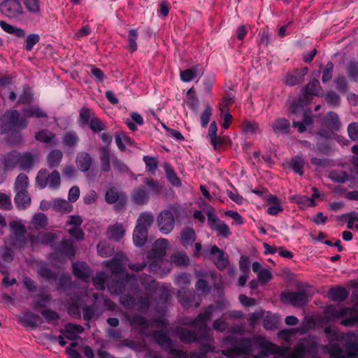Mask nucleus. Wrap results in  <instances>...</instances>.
<instances>
[{"label": "nucleus", "mask_w": 358, "mask_h": 358, "mask_svg": "<svg viewBox=\"0 0 358 358\" xmlns=\"http://www.w3.org/2000/svg\"><path fill=\"white\" fill-rule=\"evenodd\" d=\"M169 241L159 238L152 245L150 251L147 253L148 262L141 264H129V268L135 271H142L147 265L149 271L160 278L167 275L171 270V264L164 259L168 249Z\"/></svg>", "instance_id": "obj_1"}, {"label": "nucleus", "mask_w": 358, "mask_h": 358, "mask_svg": "<svg viewBox=\"0 0 358 358\" xmlns=\"http://www.w3.org/2000/svg\"><path fill=\"white\" fill-rule=\"evenodd\" d=\"M324 331L329 344L324 345L323 350L331 358H348L358 355V343L350 341L354 334H344L330 327H325Z\"/></svg>", "instance_id": "obj_2"}, {"label": "nucleus", "mask_w": 358, "mask_h": 358, "mask_svg": "<svg viewBox=\"0 0 358 358\" xmlns=\"http://www.w3.org/2000/svg\"><path fill=\"white\" fill-rule=\"evenodd\" d=\"M127 261L128 259L124 254H118L111 260L105 261L103 263L104 266L110 268L113 275L124 277V279L121 281L113 280L107 284L108 289L112 294L117 295L122 293L129 283H130L131 287L137 288L138 287L136 275L128 274L125 271L124 264Z\"/></svg>", "instance_id": "obj_3"}, {"label": "nucleus", "mask_w": 358, "mask_h": 358, "mask_svg": "<svg viewBox=\"0 0 358 358\" xmlns=\"http://www.w3.org/2000/svg\"><path fill=\"white\" fill-rule=\"evenodd\" d=\"M24 117L20 118V114L16 110L5 113L0 119V128L2 133H8L17 129H24L28 124L26 118L46 117L47 113L38 106H29L22 109Z\"/></svg>", "instance_id": "obj_4"}, {"label": "nucleus", "mask_w": 358, "mask_h": 358, "mask_svg": "<svg viewBox=\"0 0 358 358\" xmlns=\"http://www.w3.org/2000/svg\"><path fill=\"white\" fill-rule=\"evenodd\" d=\"M222 305L217 303V305H209L203 311H201L196 318L194 320L186 319L183 320L182 324L189 327H198L199 331L201 332V338H212L211 329L206 324V322L208 321L213 316V313L222 308Z\"/></svg>", "instance_id": "obj_5"}, {"label": "nucleus", "mask_w": 358, "mask_h": 358, "mask_svg": "<svg viewBox=\"0 0 358 358\" xmlns=\"http://www.w3.org/2000/svg\"><path fill=\"white\" fill-rule=\"evenodd\" d=\"M320 341L315 336L301 339L286 358H320L317 356Z\"/></svg>", "instance_id": "obj_6"}, {"label": "nucleus", "mask_w": 358, "mask_h": 358, "mask_svg": "<svg viewBox=\"0 0 358 358\" xmlns=\"http://www.w3.org/2000/svg\"><path fill=\"white\" fill-rule=\"evenodd\" d=\"M145 185L135 189L131 193V199L137 205H144L148 203L151 196H157L162 192V185L153 178H145Z\"/></svg>", "instance_id": "obj_7"}, {"label": "nucleus", "mask_w": 358, "mask_h": 358, "mask_svg": "<svg viewBox=\"0 0 358 358\" xmlns=\"http://www.w3.org/2000/svg\"><path fill=\"white\" fill-rule=\"evenodd\" d=\"M325 313L334 318H343L341 324L345 327H353L358 324V311L355 308H341L328 306Z\"/></svg>", "instance_id": "obj_8"}, {"label": "nucleus", "mask_w": 358, "mask_h": 358, "mask_svg": "<svg viewBox=\"0 0 358 358\" xmlns=\"http://www.w3.org/2000/svg\"><path fill=\"white\" fill-rule=\"evenodd\" d=\"M10 234L6 240L5 244L8 246L20 248L23 247L28 238H26V227L22 220H14L9 223Z\"/></svg>", "instance_id": "obj_9"}, {"label": "nucleus", "mask_w": 358, "mask_h": 358, "mask_svg": "<svg viewBox=\"0 0 358 358\" xmlns=\"http://www.w3.org/2000/svg\"><path fill=\"white\" fill-rule=\"evenodd\" d=\"M36 182L41 189L48 185L52 189H58L61 183L60 174L57 170L49 173L46 169H42L36 176Z\"/></svg>", "instance_id": "obj_10"}, {"label": "nucleus", "mask_w": 358, "mask_h": 358, "mask_svg": "<svg viewBox=\"0 0 358 358\" xmlns=\"http://www.w3.org/2000/svg\"><path fill=\"white\" fill-rule=\"evenodd\" d=\"M120 302L127 308L136 306L138 310L145 312L150 308L152 300L148 294L138 298L137 301L134 296L124 294L120 296Z\"/></svg>", "instance_id": "obj_11"}, {"label": "nucleus", "mask_w": 358, "mask_h": 358, "mask_svg": "<svg viewBox=\"0 0 358 358\" xmlns=\"http://www.w3.org/2000/svg\"><path fill=\"white\" fill-rule=\"evenodd\" d=\"M176 210L167 209L162 210L157 217V224L159 231L164 234H170L175 227V215Z\"/></svg>", "instance_id": "obj_12"}, {"label": "nucleus", "mask_w": 358, "mask_h": 358, "mask_svg": "<svg viewBox=\"0 0 358 358\" xmlns=\"http://www.w3.org/2000/svg\"><path fill=\"white\" fill-rule=\"evenodd\" d=\"M280 300L285 304H289L294 307H301L307 303L308 296L304 291L285 290L280 294Z\"/></svg>", "instance_id": "obj_13"}, {"label": "nucleus", "mask_w": 358, "mask_h": 358, "mask_svg": "<svg viewBox=\"0 0 358 358\" xmlns=\"http://www.w3.org/2000/svg\"><path fill=\"white\" fill-rule=\"evenodd\" d=\"M208 223L210 229L217 232V236L228 238L231 232L229 226L218 220V217L213 213V208L209 207L207 210Z\"/></svg>", "instance_id": "obj_14"}, {"label": "nucleus", "mask_w": 358, "mask_h": 358, "mask_svg": "<svg viewBox=\"0 0 358 358\" xmlns=\"http://www.w3.org/2000/svg\"><path fill=\"white\" fill-rule=\"evenodd\" d=\"M0 12L9 18H16L23 13V8L19 0H3Z\"/></svg>", "instance_id": "obj_15"}, {"label": "nucleus", "mask_w": 358, "mask_h": 358, "mask_svg": "<svg viewBox=\"0 0 358 358\" xmlns=\"http://www.w3.org/2000/svg\"><path fill=\"white\" fill-rule=\"evenodd\" d=\"M83 219L79 215H69L66 220V226H69L68 233L76 241H82L84 238V232L80 228Z\"/></svg>", "instance_id": "obj_16"}, {"label": "nucleus", "mask_w": 358, "mask_h": 358, "mask_svg": "<svg viewBox=\"0 0 358 358\" xmlns=\"http://www.w3.org/2000/svg\"><path fill=\"white\" fill-rule=\"evenodd\" d=\"M131 327L138 331V334L145 335L150 327V322L139 314H134L128 317Z\"/></svg>", "instance_id": "obj_17"}, {"label": "nucleus", "mask_w": 358, "mask_h": 358, "mask_svg": "<svg viewBox=\"0 0 358 358\" xmlns=\"http://www.w3.org/2000/svg\"><path fill=\"white\" fill-rule=\"evenodd\" d=\"M57 238V236L52 232H39L36 236L30 235L28 237V242L32 247L37 244L50 245Z\"/></svg>", "instance_id": "obj_18"}, {"label": "nucleus", "mask_w": 358, "mask_h": 358, "mask_svg": "<svg viewBox=\"0 0 358 358\" xmlns=\"http://www.w3.org/2000/svg\"><path fill=\"white\" fill-rule=\"evenodd\" d=\"M308 67H303L301 69H296L292 71L287 73L285 83L289 86H294L299 85L304 80V77L308 74Z\"/></svg>", "instance_id": "obj_19"}, {"label": "nucleus", "mask_w": 358, "mask_h": 358, "mask_svg": "<svg viewBox=\"0 0 358 358\" xmlns=\"http://www.w3.org/2000/svg\"><path fill=\"white\" fill-rule=\"evenodd\" d=\"M176 334L178 336L181 342L185 343H192L199 341H208L209 338H201V332L198 330V334L195 332L186 329L182 327H178L176 329Z\"/></svg>", "instance_id": "obj_20"}, {"label": "nucleus", "mask_w": 358, "mask_h": 358, "mask_svg": "<svg viewBox=\"0 0 358 358\" xmlns=\"http://www.w3.org/2000/svg\"><path fill=\"white\" fill-rule=\"evenodd\" d=\"M73 273L77 278L87 282L90 278L92 271L86 263L75 262L73 264Z\"/></svg>", "instance_id": "obj_21"}, {"label": "nucleus", "mask_w": 358, "mask_h": 358, "mask_svg": "<svg viewBox=\"0 0 358 358\" xmlns=\"http://www.w3.org/2000/svg\"><path fill=\"white\" fill-rule=\"evenodd\" d=\"M57 254L72 258L75 255V248L72 241L66 240L59 243L54 248Z\"/></svg>", "instance_id": "obj_22"}, {"label": "nucleus", "mask_w": 358, "mask_h": 358, "mask_svg": "<svg viewBox=\"0 0 358 358\" xmlns=\"http://www.w3.org/2000/svg\"><path fill=\"white\" fill-rule=\"evenodd\" d=\"M76 162L80 171L86 172L90 170L92 166V159L87 152H80L77 155Z\"/></svg>", "instance_id": "obj_23"}, {"label": "nucleus", "mask_w": 358, "mask_h": 358, "mask_svg": "<svg viewBox=\"0 0 358 358\" xmlns=\"http://www.w3.org/2000/svg\"><path fill=\"white\" fill-rule=\"evenodd\" d=\"M178 299L182 306L186 308L189 307H198L201 303V299H195L194 294L192 292H189L188 294L185 293L182 295L181 290L178 291Z\"/></svg>", "instance_id": "obj_24"}, {"label": "nucleus", "mask_w": 358, "mask_h": 358, "mask_svg": "<svg viewBox=\"0 0 358 358\" xmlns=\"http://www.w3.org/2000/svg\"><path fill=\"white\" fill-rule=\"evenodd\" d=\"M273 131L276 135L287 134L289 131V122L284 117L275 120L271 124Z\"/></svg>", "instance_id": "obj_25"}, {"label": "nucleus", "mask_w": 358, "mask_h": 358, "mask_svg": "<svg viewBox=\"0 0 358 358\" xmlns=\"http://www.w3.org/2000/svg\"><path fill=\"white\" fill-rule=\"evenodd\" d=\"M328 296L333 301L341 302L348 298V292L343 287H335L329 290Z\"/></svg>", "instance_id": "obj_26"}, {"label": "nucleus", "mask_w": 358, "mask_h": 358, "mask_svg": "<svg viewBox=\"0 0 358 358\" xmlns=\"http://www.w3.org/2000/svg\"><path fill=\"white\" fill-rule=\"evenodd\" d=\"M84 329L81 325L68 324L65 326L62 333L69 340H75L78 335L83 331Z\"/></svg>", "instance_id": "obj_27"}, {"label": "nucleus", "mask_w": 358, "mask_h": 358, "mask_svg": "<svg viewBox=\"0 0 358 358\" xmlns=\"http://www.w3.org/2000/svg\"><path fill=\"white\" fill-rule=\"evenodd\" d=\"M52 208L57 212L64 213H69L73 210L72 204H71L68 201L62 199H52Z\"/></svg>", "instance_id": "obj_28"}, {"label": "nucleus", "mask_w": 358, "mask_h": 358, "mask_svg": "<svg viewBox=\"0 0 358 358\" xmlns=\"http://www.w3.org/2000/svg\"><path fill=\"white\" fill-rule=\"evenodd\" d=\"M268 201L270 204L267 208V213L268 215L275 216L283 210L282 203L277 196L273 195L269 196Z\"/></svg>", "instance_id": "obj_29"}, {"label": "nucleus", "mask_w": 358, "mask_h": 358, "mask_svg": "<svg viewBox=\"0 0 358 358\" xmlns=\"http://www.w3.org/2000/svg\"><path fill=\"white\" fill-rule=\"evenodd\" d=\"M181 242L183 246L192 245L196 240V233L191 227H186L180 233Z\"/></svg>", "instance_id": "obj_30"}, {"label": "nucleus", "mask_w": 358, "mask_h": 358, "mask_svg": "<svg viewBox=\"0 0 358 358\" xmlns=\"http://www.w3.org/2000/svg\"><path fill=\"white\" fill-rule=\"evenodd\" d=\"M100 152L101 170L103 172H108L110 169V161L112 157H110V152L106 148H100Z\"/></svg>", "instance_id": "obj_31"}, {"label": "nucleus", "mask_w": 358, "mask_h": 358, "mask_svg": "<svg viewBox=\"0 0 358 358\" xmlns=\"http://www.w3.org/2000/svg\"><path fill=\"white\" fill-rule=\"evenodd\" d=\"M15 203L19 208H26L31 203V197L27 191H16Z\"/></svg>", "instance_id": "obj_32"}, {"label": "nucleus", "mask_w": 358, "mask_h": 358, "mask_svg": "<svg viewBox=\"0 0 358 358\" xmlns=\"http://www.w3.org/2000/svg\"><path fill=\"white\" fill-rule=\"evenodd\" d=\"M63 158V153L60 150H52L47 156L48 165L52 169L59 165Z\"/></svg>", "instance_id": "obj_33"}, {"label": "nucleus", "mask_w": 358, "mask_h": 358, "mask_svg": "<svg viewBox=\"0 0 358 358\" xmlns=\"http://www.w3.org/2000/svg\"><path fill=\"white\" fill-rule=\"evenodd\" d=\"M316 327V322L312 317H306L302 321L300 326L295 328L294 330L300 334H306L309 331L315 329Z\"/></svg>", "instance_id": "obj_34"}, {"label": "nucleus", "mask_w": 358, "mask_h": 358, "mask_svg": "<svg viewBox=\"0 0 358 358\" xmlns=\"http://www.w3.org/2000/svg\"><path fill=\"white\" fill-rule=\"evenodd\" d=\"M154 222V216L151 213L145 212L140 215L136 227L148 231V228Z\"/></svg>", "instance_id": "obj_35"}, {"label": "nucleus", "mask_w": 358, "mask_h": 358, "mask_svg": "<svg viewBox=\"0 0 358 358\" xmlns=\"http://www.w3.org/2000/svg\"><path fill=\"white\" fill-rule=\"evenodd\" d=\"M124 233L125 231L123 229V226L120 223H116L109 227L107 231L108 237L117 241L124 236Z\"/></svg>", "instance_id": "obj_36"}, {"label": "nucleus", "mask_w": 358, "mask_h": 358, "mask_svg": "<svg viewBox=\"0 0 358 358\" xmlns=\"http://www.w3.org/2000/svg\"><path fill=\"white\" fill-rule=\"evenodd\" d=\"M148 238V231L136 227L133 232V241L136 246L141 247L145 245Z\"/></svg>", "instance_id": "obj_37"}, {"label": "nucleus", "mask_w": 358, "mask_h": 358, "mask_svg": "<svg viewBox=\"0 0 358 358\" xmlns=\"http://www.w3.org/2000/svg\"><path fill=\"white\" fill-rule=\"evenodd\" d=\"M324 122L331 131H336L341 126L338 115L334 112H329L324 117Z\"/></svg>", "instance_id": "obj_38"}, {"label": "nucleus", "mask_w": 358, "mask_h": 358, "mask_svg": "<svg viewBox=\"0 0 358 358\" xmlns=\"http://www.w3.org/2000/svg\"><path fill=\"white\" fill-rule=\"evenodd\" d=\"M34 157L29 152L19 153V168L29 169L34 164Z\"/></svg>", "instance_id": "obj_39"}, {"label": "nucleus", "mask_w": 358, "mask_h": 358, "mask_svg": "<svg viewBox=\"0 0 358 358\" xmlns=\"http://www.w3.org/2000/svg\"><path fill=\"white\" fill-rule=\"evenodd\" d=\"M4 165L7 170L19 167V152H11L4 158Z\"/></svg>", "instance_id": "obj_40"}, {"label": "nucleus", "mask_w": 358, "mask_h": 358, "mask_svg": "<svg viewBox=\"0 0 358 358\" xmlns=\"http://www.w3.org/2000/svg\"><path fill=\"white\" fill-rule=\"evenodd\" d=\"M79 142V137L74 131L65 133L62 136V143L65 147L74 148Z\"/></svg>", "instance_id": "obj_41"}, {"label": "nucleus", "mask_w": 358, "mask_h": 358, "mask_svg": "<svg viewBox=\"0 0 358 358\" xmlns=\"http://www.w3.org/2000/svg\"><path fill=\"white\" fill-rule=\"evenodd\" d=\"M142 286L149 292L155 291L157 288V282L151 276L143 273L140 275Z\"/></svg>", "instance_id": "obj_42"}, {"label": "nucleus", "mask_w": 358, "mask_h": 358, "mask_svg": "<svg viewBox=\"0 0 358 358\" xmlns=\"http://www.w3.org/2000/svg\"><path fill=\"white\" fill-rule=\"evenodd\" d=\"M31 224L36 229H43L48 224V217L43 213H37L32 217Z\"/></svg>", "instance_id": "obj_43"}, {"label": "nucleus", "mask_w": 358, "mask_h": 358, "mask_svg": "<svg viewBox=\"0 0 358 358\" xmlns=\"http://www.w3.org/2000/svg\"><path fill=\"white\" fill-rule=\"evenodd\" d=\"M321 90L320 84L317 79H314L308 83L303 90V94L306 96L308 95H318Z\"/></svg>", "instance_id": "obj_44"}, {"label": "nucleus", "mask_w": 358, "mask_h": 358, "mask_svg": "<svg viewBox=\"0 0 358 358\" xmlns=\"http://www.w3.org/2000/svg\"><path fill=\"white\" fill-rule=\"evenodd\" d=\"M292 123L293 127L294 128H296L299 132L302 133L306 130V126L312 125L313 120L310 114L304 113L303 119L302 122H296L295 120H293Z\"/></svg>", "instance_id": "obj_45"}, {"label": "nucleus", "mask_w": 358, "mask_h": 358, "mask_svg": "<svg viewBox=\"0 0 358 358\" xmlns=\"http://www.w3.org/2000/svg\"><path fill=\"white\" fill-rule=\"evenodd\" d=\"M171 262L178 266H187L189 264V257L184 252H177L171 256Z\"/></svg>", "instance_id": "obj_46"}, {"label": "nucleus", "mask_w": 358, "mask_h": 358, "mask_svg": "<svg viewBox=\"0 0 358 358\" xmlns=\"http://www.w3.org/2000/svg\"><path fill=\"white\" fill-rule=\"evenodd\" d=\"M305 162L302 157L299 156H295L293 157L289 163V166L292 169V170L299 175L303 174V166Z\"/></svg>", "instance_id": "obj_47"}, {"label": "nucleus", "mask_w": 358, "mask_h": 358, "mask_svg": "<svg viewBox=\"0 0 358 358\" xmlns=\"http://www.w3.org/2000/svg\"><path fill=\"white\" fill-rule=\"evenodd\" d=\"M55 135L52 131L44 129L40 131H38L35 134V138L36 141L43 142L45 143H48L52 141L55 139Z\"/></svg>", "instance_id": "obj_48"}, {"label": "nucleus", "mask_w": 358, "mask_h": 358, "mask_svg": "<svg viewBox=\"0 0 358 358\" xmlns=\"http://www.w3.org/2000/svg\"><path fill=\"white\" fill-rule=\"evenodd\" d=\"M279 322L278 315L268 314L265 316L263 322L264 327L267 330H272L277 327Z\"/></svg>", "instance_id": "obj_49"}, {"label": "nucleus", "mask_w": 358, "mask_h": 358, "mask_svg": "<svg viewBox=\"0 0 358 358\" xmlns=\"http://www.w3.org/2000/svg\"><path fill=\"white\" fill-rule=\"evenodd\" d=\"M215 348L210 344L202 343L199 352L194 351L189 355L190 358H206V354L209 352H213Z\"/></svg>", "instance_id": "obj_50"}, {"label": "nucleus", "mask_w": 358, "mask_h": 358, "mask_svg": "<svg viewBox=\"0 0 358 358\" xmlns=\"http://www.w3.org/2000/svg\"><path fill=\"white\" fill-rule=\"evenodd\" d=\"M106 278L107 276L104 272H97L95 277L92 279L94 287L98 290H103L105 289Z\"/></svg>", "instance_id": "obj_51"}, {"label": "nucleus", "mask_w": 358, "mask_h": 358, "mask_svg": "<svg viewBox=\"0 0 358 358\" xmlns=\"http://www.w3.org/2000/svg\"><path fill=\"white\" fill-rule=\"evenodd\" d=\"M198 75V66H194L180 71V78L185 83H188L194 79Z\"/></svg>", "instance_id": "obj_52"}, {"label": "nucleus", "mask_w": 358, "mask_h": 358, "mask_svg": "<svg viewBox=\"0 0 358 358\" xmlns=\"http://www.w3.org/2000/svg\"><path fill=\"white\" fill-rule=\"evenodd\" d=\"M28 185V177L24 173H20L16 178L15 182V189L16 191H27Z\"/></svg>", "instance_id": "obj_53"}, {"label": "nucleus", "mask_w": 358, "mask_h": 358, "mask_svg": "<svg viewBox=\"0 0 358 358\" xmlns=\"http://www.w3.org/2000/svg\"><path fill=\"white\" fill-rule=\"evenodd\" d=\"M348 77L355 82H358V64L355 62H350L346 69Z\"/></svg>", "instance_id": "obj_54"}, {"label": "nucleus", "mask_w": 358, "mask_h": 358, "mask_svg": "<svg viewBox=\"0 0 358 358\" xmlns=\"http://www.w3.org/2000/svg\"><path fill=\"white\" fill-rule=\"evenodd\" d=\"M137 38H138L137 29H130L129 31V34H128L129 50L132 52H135L137 50V48H138V45L136 43Z\"/></svg>", "instance_id": "obj_55"}, {"label": "nucleus", "mask_w": 358, "mask_h": 358, "mask_svg": "<svg viewBox=\"0 0 358 358\" xmlns=\"http://www.w3.org/2000/svg\"><path fill=\"white\" fill-rule=\"evenodd\" d=\"M343 217H348L347 227L349 229L355 228L358 231V214L355 212L343 215Z\"/></svg>", "instance_id": "obj_56"}, {"label": "nucleus", "mask_w": 358, "mask_h": 358, "mask_svg": "<svg viewBox=\"0 0 358 358\" xmlns=\"http://www.w3.org/2000/svg\"><path fill=\"white\" fill-rule=\"evenodd\" d=\"M143 161L145 164L147 171L150 173H155V171L157 169V160L152 157L144 156Z\"/></svg>", "instance_id": "obj_57"}, {"label": "nucleus", "mask_w": 358, "mask_h": 358, "mask_svg": "<svg viewBox=\"0 0 358 358\" xmlns=\"http://www.w3.org/2000/svg\"><path fill=\"white\" fill-rule=\"evenodd\" d=\"M120 194L115 188L109 189L105 194V200L108 203L112 204L117 201Z\"/></svg>", "instance_id": "obj_58"}, {"label": "nucleus", "mask_w": 358, "mask_h": 358, "mask_svg": "<svg viewBox=\"0 0 358 358\" xmlns=\"http://www.w3.org/2000/svg\"><path fill=\"white\" fill-rule=\"evenodd\" d=\"M24 3L29 12L34 14L40 13L39 0H24Z\"/></svg>", "instance_id": "obj_59"}, {"label": "nucleus", "mask_w": 358, "mask_h": 358, "mask_svg": "<svg viewBox=\"0 0 358 358\" xmlns=\"http://www.w3.org/2000/svg\"><path fill=\"white\" fill-rule=\"evenodd\" d=\"M329 178L334 182H345L348 179V175L343 171H331Z\"/></svg>", "instance_id": "obj_60"}, {"label": "nucleus", "mask_w": 358, "mask_h": 358, "mask_svg": "<svg viewBox=\"0 0 358 358\" xmlns=\"http://www.w3.org/2000/svg\"><path fill=\"white\" fill-rule=\"evenodd\" d=\"M333 69L334 64L331 62H328L322 71V80L323 83H327L331 80Z\"/></svg>", "instance_id": "obj_61"}, {"label": "nucleus", "mask_w": 358, "mask_h": 358, "mask_svg": "<svg viewBox=\"0 0 358 358\" xmlns=\"http://www.w3.org/2000/svg\"><path fill=\"white\" fill-rule=\"evenodd\" d=\"M38 273L41 276L48 280L55 279L57 277V274L46 265H43L39 268Z\"/></svg>", "instance_id": "obj_62"}, {"label": "nucleus", "mask_w": 358, "mask_h": 358, "mask_svg": "<svg viewBox=\"0 0 358 358\" xmlns=\"http://www.w3.org/2000/svg\"><path fill=\"white\" fill-rule=\"evenodd\" d=\"M272 278L271 273L266 268H263L257 275L258 281L262 285L267 284Z\"/></svg>", "instance_id": "obj_63"}, {"label": "nucleus", "mask_w": 358, "mask_h": 358, "mask_svg": "<svg viewBox=\"0 0 358 358\" xmlns=\"http://www.w3.org/2000/svg\"><path fill=\"white\" fill-rule=\"evenodd\" d=\"M348 133L352 141H358V123H350L348 127Z\"/></svg>", "instance_id": "obj_64"}]
</instances>
